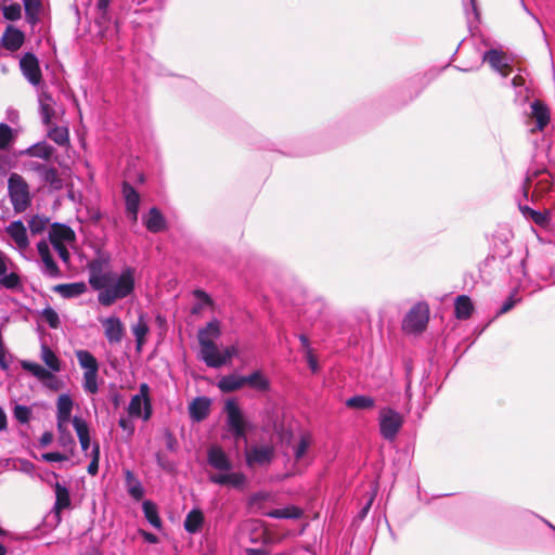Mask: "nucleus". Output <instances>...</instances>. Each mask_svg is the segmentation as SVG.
Masks as SVG:
<instances>
[{
	"mask_svg": "<svg viewBox=\"0 0 555 555\" xmlns=\"http://www.w3.org/2000/svg\"><path fill=\"white\" fill-rule=\"evenodd\" d=\"M221 335L220 322L217 319L211 320L206 324L205 327L198 330L197 339L199 344V354L198 358L205 362V360H209L212 362L211 352H215L216 339H218Z\"/></svg>",
	"mask_w": 555,
	"mask_h": 555,
	"instance_id": "423d86ee",
	"label": "nucleus"
},
{
	"mask_svg": "<svg viewBox=\"0 0 555 555\" xmlns=\"http://www.w3.org/2000/svg\"><path fill=\"white\" fill-rule=\"evenodd\" d=\"M118 425H119V427L122 430L127 431L129 436L133 435V433H134V425H133V423L130 420L121 417L118 421Z\"/></svg>",
	"mask_w": 555,
	"mask_h": 555,
	"instance_id": "0e129e2a",
	"label": "nucleus"
},
{
	"mask_svg": "<svg viewBox=\"0 0 555 555\" xmlns=\"http://www.w3.org/2000/svg\"><path fill=\"white\" fill-rule=\"evenodd\" d=\"M0 286L7 289H18L22 287L21 276L15 272L8 274L5 272L2 276H0Z\"/></svg>",
	"mask_w": 555,
	"mask_h": 555,
	"instance_id": "c03bdc74",
	"label": "nucleus"
},
{
	"mask_svg": "<svg viewBox=\"0 0 555 555\" xmlns=\"http://www.w3.org/2000/svg\"><path fill=\"white\" fill-rule=\"evenodd\" d=\"M520 300V298L516 297L515 294H512L502 305L498 314H504L512 310L514 306Z\"/></svg>",
	"mask_w": 555,
	"mask_h": 555,
	"instance_id": "13d9d810",
	"label": "nucleus"
},
{
	"mask_svg": "<svg viewBox=\"0 0 555 555\" xmlns=\"http://www.w3.org/2000/svg\"><path fill=\"white\" fill-rule=\"evenodd\" d=\"M209 466L219 470L210 474L208 479L211 483L227 486L236 490H244L247 485V477L242 472H232L233 464L228 454L220 447H211L207 452Z\"/></svg>",
	"mask_w": 555,
	"mask_h": 555,
	"instance_id": "f03ea898",
	"label": "nucleus"
},
{
	"mask_svg": "<svg viewBox=\"0 0 555 555\" xmlns=\"http://www.w3.org/2000/svg\"><path fill=\"white\" fill-rule=\"evenodd\" d=\"M59 434H60L59 441L63 447H66L67 444H70L72 447L75 446V440H74L73 436L69 434V431L67 430V427H65V431L59 433Z\"/></svg>",
	"mask_w": 555,
	"mask_h": 555,
	"instance_id": "e2e57ef3",
	"label": "nucleus"
},
{
	"mask_svg": "<svg viewBox=\"0 0 555 555\" xmlns=\"http://www.w3.org/2000/svg\"><path fill=\"white\" fill-rule=\"evenodd\" d=\"M211 400L208 397H196L189 405V415L194 422L204 421L210 412Z\"/></svg>",
	"mask_w": 555,
	"mask_h": 555,
	"instance_id": "412c9836",
	"label": "nucleus"
},
{
	"mask_svg": "<svg viewBox=\"0 0 555 555\" xmlns=\"http://www.w3.org/2000/svg\"><path fill=\"white\" fill-rule=\"evenodd\" d=\"M267 516L274 519H297L301 516V511L296 506H287L272 509L267 513Z\"/></svg>",
	"mask_w": 555,
	"mask_h": 555,
	"instance_id": "ea45409f",
	"label": "nucleus"
},
{
	"mask_svg": "<svg viewBox=\"0 0 555 555\" xmlns=\"http://www.w3.org/2000/svg\"><path fill=\"white\" fill-rule=\"evenodd\" d=\"M108 262L109 257L104 255L99 256L95 259L89 261L87 266L89 272L88 282L91 288L93 287V285H95V282L98 280L101 281V279L105 276L106 270H104V267L107 266Z\"/></svg>",
	"mask_w": 555,
	"mask_h": 555,
	"instance_id": "5701e85b",
	"label": "nucleus"
},
{
	"mask_svg": "<svg viewBox=\"0 0 555 555\" xmlns=\"http://www.w3.org/2000/svg\"><path fill=\"white\" fill-rule=\"evenodd\" d=\"M25 41V35L22 30L18 28L9 25L1 39L0 44L10 52H15L21 49V47L24 44Z\"/></svg>",
	"mask_w": 555,
	"mask_h": 555,
	"instance_id": "aec40b11",
	"label": "nucleus"
},
{
	"mask_svg": "<svg viewBox=\"0 0 555 555\" xmlns=\"http://www.w3.org/2000/svg\"><path fill=\"white\" fill-rule=\"evenodd\" d=\"M482 62L488 63L490 67L506 77L508 75V57L502 49L490 48L482 54Z\"/></svg>",
	"mask_w": 555,
	"mask_h": 555,
	"instance_id": "4468645a",
	"label": "nucleus"
},
{
	"mask_svg": "<svg viewBox=\"0 0 555 555\" xmlns=\"http://www.w3.org/2000/svg\"><path fill=\"white\" fill-rule=\"evenodd\" d=\"M26 18L35 24L38 21V14L41 7L40 0H23Z\"/></svg>",
	"mask_w": 555,
	"mask_h": 555,
	"instance_id": "37998d69",
	"label": "nucleus"
},
{
	"mask_svg": "<svg viewBox=\"0 0 555 555\" xmlns=\"http://www.w3.org/2000/svg\"><path fill=\"white\" fill-rule=\"evenodd\" d=\"M347 408L356 409V410H369L374 408L375 400L372 397L364 395H357L350 397L345 402Z\"/></svg>",
	"mask_w": 555,
	"mask_h": 555,
	"instance_id": "58836bf2",
	"label": "nucleus"
},
{
	"mask_svg": "<svg viewBox=\"0 0 555 555\" xmlns=\"http://www.w3.org/2000/svg\"><path fill=\"white\" fill-rule=\"evenodd\" d=\"M54 492H55V502L52 507V513L54 515L56 524H60L62 521L61 513L69 508L72 505L70 494L69 490L66 486L60 483L59 481L54 485Z\"/></svg>",
	"mask_w": 555,
	"mask_h": 555,
	"instance_id": "a211bd4d",
	"label": "nucleus"
},
{
	"mask_svg": "<svg viewBox=\"0 0 555 555\" xmlns=\"http://www.w3.org/2000/svg\"><path fill=\"white\" fill-rule=\"evenodd\" d=\"M529 219H531L539 227H545V225H547V223L550 221L548 212L547 211L543 212V211H539V210L531 211V217Z\"/></svg>",
	"mask_w": 555,
	"mask_h": 555,
	"instance_id": "5fc2aeb1",
	"label": "nucleus"
},
{
	"mask_svg": "<svg viewBox=\"0 0 555 555\" xmlns=\"http://www.w3.org/2000/svg\"><path fill=\"white\" fill-rule=\"evenodd\" d=\"M474 310L470 298L466 295H460L454 302V313L459 320H467Z\"/></svg>",
	"mask_w": 555,
	"mask_h": 555,
	"instance_id": "473e14b6",
	"label": "nucleus"
},
{
	"mask_svg": "<svg viewBox=\"0 0 555 555\" xmlns=\"http://www.w3.org/2000/svg\"><path fill=\"white\" fill-rule=\"evenodd\" d=\"M48 138L59 146H67L69 144V131L65 126H55L51 124L48 126Z\"/></svg>",
	"mask_w": 555,
	"mask_h": 555,
	"instance_id": "72a5a7b5",
	"label": "nucleus"
},
{
	"mask_svg": "<svg viewBox=\"0 0 555 555\" xmlns=\"http://www.w3.org/2000/svg\"><path fill=\"white\" fill-rule=\"evenodd\" d=\"M204 514L198 508L191 509L188 515L185 516L183 526L186 532L191 534H195L198 531H201L203 525H204Z\"/></svg>",
	"mask_w": 555,
	"mask_h": 555,
	"instance_id": "c756f323",
	"label": "nucleus"
},
{
	"mask_svg": "<svg viewBox=\"0 0 555 555\" xmlns=\"http://www.w3.org/2000/svg\"><path fill=\"white\" fill-rule=\"evenodd\" d=\"M531 117L535 120V130L543 131L550 122V111L540 100L531 103Z\"/></svg>",
	"mask_w": 555,
	"mask_h": 555,
	"instance_id": "a878e982",
	"label": "nucleus"
},
{
	"mask_svg": "<svg viewBox=\"0 0 555 555\" xmlns=\"http://www.w3.org/2000/svg\"><path fill=\"white\" fill-rule=\"evenodd\" d=\"M135 268L125 266L119 272L106 270L104 278L98 280L92 289L98 292L96 300L103 307H111L134 293Z\"/></svg>",
	"mask_w": 555,
	"mask_h": 555,
	"instance_id": "f257e3e1",
	"label": "nucleus"
},
{
	"mask_svg": "<svg viewBox=\"0 0 555 555\" xmlns=\"http://www.w3.org/2000/svg\"><path fill=\"white\" fill-rule=\"evenodd\" d=\"M38 101L42 124L50 126L55 117L54 100L49 93L42 92L39 94Z\"/></svg>",
	"mask_w": 555,
	"mask_h": 555,
	"instance_id": "b1692460",
	"label": "nucleus"
},
{
	"mask_svg": "<svg viewBox=\"0 0 555 555\" xmlns=\"http://www.w3.org/2000/svg\"><path fill=\"white\" fill-rule=\"evenodd\" d=\"M122 195L127 215L132 222H135L138 220L140 195L137 190L128 182L122 183Z\"/></svg>",
	"mask_w": 555,
	"mask_h": 555,
	"instance_id": "6ab92c4d",
	"label": "nucleus"
},
{
	"mask_svg": "<svg viewBox=\"0 0 555 555\" xmlns=\"http://www.w3.org/2000/svg\"><path fill=\"white\" fill-rule=\"evenodd\" d=\"M144 225L152 233H159L166 229V219L156 207H152L143 219Z\"/></svg>",
	"mask_w": 555,
	"mask_h": 555,
	"instance_id": "bb28decb",
	"label": "nucleus"
},
{
	"mask_svg": "<svg viewBox=\"0 0 555 555\" xmlns=\"http://www.w3.org/2000/svg\"><path fill=\"white\" fill-rule=\"evenodd\" d=\"M42 460L46 462H63L68 460V457L60 452H47L41 455Z\"/></svg>",
	"mask_w": 555,
	"mask_h": 555,
	"instance_id": "052dcab7",
	"label": "nucleus"
},
{
	"mask_svg": "<svg viewBox=\"0 0 555 555\" xmlns=\"http://www.w3.org/2000/svg\"><path fill=\"white\" fill-rule=\"evenodd\" d=\"M464 9L468 18H470L469 15L472 13L476 21L479 20V13L475 0H464Z\"/></svg>",
	"mask_w": 555,
	"mask_h": 555,
	"instance_id": "bf43d9fd",
	"label": "nucleus"
},
{
	"mask_svg": "<svg viewBox=\"0 0 555 555\" xmlns=\"http://www.w3.org/2000/svg\"><path fill=\"white\" fill-rule=\"evenodd\" d=\"M76 240L74 230L63 223H53L49 231V241L51 244L55 243H73Z\"/></svg>",
	"mask_w": 555,
	"mask_h": 555,
	"instance_id": "4be33fe9",
	"label": "nucleus"
},
{
	"mask_svg": "<svg viewBox=\"0 0 555 555\" xmlns=\"http://www.w3.org/2000/svg\"><path fill=\"white\" fill-rule=\"evenodd\" d=\"M72 423L79 439L81 450L87 452L91 446L89 426L87 422L79 416H74Z\"/></svg>",
	"mask_w": 555,
	"mask_h": 555,
	"instance_id": "cd10ccee",
	"label": "nucleus"
},
{
	"mask_svg": "<svg viewBox=\"0 0 555 555\" xmlns=\"http://www.w3.org/2000/svg\"><path fill=\"white\" fill-rule=\"evenodd\" d=\"M33 169L38 173L40 180L52 191L63 189V180L56 168L44 164H36Z\"/></svg>",
	"mask_w": 555,
	"mask_h": 555,
	"instance_id": "f3484780",
	"label": "nucleus"
},
{
	"mask_svg": "<svg viewBox=\"0 0 555 555\" xmlns=\"http://www.w3.org/2000/svg\"><path fill=\"white\" fill-rule=\"evenodd\" d=\"M25 153L30 157L49 160L54 153V147L48 144L46 141H42L29 146Z\"/></svg>",
	"mask_w": 555,
	"mask_h": 555,
	"instance_id": "c9c22d12",
	"label": "nucleus"
},
{
	"mask_svg": "<svg viewBox=\"0 0 555 555\" xmlns=\"http://www.w3.org/2000/svg\"><path fill=\"white\" fill-rule=\"evenodd\" d=\"M246 384L261 391L269 389V380L259 371H255L245 376V385Z\"/></svg>",
	"mask_w": 555,
	"mask_h": 555,
	"instance_id": "a19ab883",
	"label": "nucleus"
},
{
	"mask_svg": "<svg viewBox=\"0 0 555 555\" xmlns=\"http://www.w3.org/2000/svg\"><path fill=\"white\" fill-rule=\"evenodd\" d=\"M429 321V307L426 302L414 305L402 321V330L408 334L423 332Z\"/></svg>",
	"mask_w": 555,
	"mask_h": 555,
	"instance_id": "0eeeda50",
	"label": "nucleus"
},
{
	"mask_svg": "<svg viewBox=\"0 0 555 555\" xmlns=\"http://www.w3.org/2000/svg\"><path fill=\"white\" fill-rule=\"evenodd\" d=\"M49 218L36 215L30 218L28 221V227L31 232V234H40L42 233L46 228L48 227Z\"/></svg>",
	"mask_w": 555,
	"mask_h": 555,
	"instance_id": "49530a36",
	"label": "nucleus"
},
{
	"mask_svg": "<svg viewBox=\"0 0 555 555\" xmlns=\"http://www.w3.org/2000/svg\"><path fill=\"white\" fill-rule=\"evenodd\" d=\"M526 81L525 78L521 75H517L512 79V86L516 90L517 94H521L522 89L527 90L525 86Z\"/></svg>",
	"mask_w": 555,
	"mask_h": 555,
	"instance_id": "680f3d73",
	"label": "nucleus"
},
{
	"mask_svg": "<svg viewBox=\"0 0 555 555\" xmlns=\"http://www.w3.org/2000/svg\"><path fill=\"white\" fill-rule=\"evenodd\" d=\"M40 358L49 370L28 360H22L21 367L42 382L48 388L56 390L59 388V383L53 373L61 371L60 359L47 344H41Z\"/></svg>",
	"mask_w": 555,
	"mask_h": 555,
	"instance_id": "7ed1b4c3",
	"label": "nucleus"
},
{
	"mask_svg": "<svg viewBox=\"0 0 555 555\" xmlns=\"http://www.w3.org/2000/svg\"><path fill=\"white\" fill-rule=\"evenodd\" d=\"M7 234L14 243V247L23 253L29 247V240L27 234V229L24 225L22 220L12 221L5 228Z\"/></svg>",
	"mask_w": 555,
	"mask_h": 555,
	"instance_id": "2eb2a0df",
	"label": "nucleus"
},
{
	"mask_svg": "<svg viewBox=\"0 0 555 555\" xmlns=\"http://www.w3.org/2000/svg\"><path fill=\"white\" fill-rule=\"evenodd\" d=\"M20 68L25 79L33 86H39L42 80V73L39 66L38 57L26 52L20 60Z\"/></svg>",
	"mask_w": 555,
	"mask_h": 555,
	"instance_id": "f8f14e48",
	"label": "nucleus"
},
{
	"mask_svg": "<svg viewBox=\"0 0 555 555\" xmlns=\"http://www.w3.org/2000/svg\"><path fill=\"white\" fill-rule=\"evenodd\" d=\"M236 354H237L236 346H229V347L224 348L222 351H220L219 347L217 346L215 352H211V359H212V362H215V363H211V361H209L207 359L205 360L204 363L208 367L219 369V367L225 365Z\"/></svg>",
	"mask_w": 555,
	"mask_h": 555,
	"instance_id": "393cba45",
	"label": "nucleus"
},
{
	"mask_svg": "<svg viewBox=\"0 0 555 555\" xmlns=\"http://www.w3.org/2000/svg\"><path fill=\"white\" fill-rule=\"evenodd\" d=\"M155 459L157 465L163 469L170 470L172 468V465L164 457V455L160 452H157L155 454Z\"/></svg>",
	"mask_w": 555,
	"mask_h": 555,
	"instance_id": "69168bd1",
	"label": "nucleus"
},
{
	"mask_svg": "<svg viewBox=\"0 0 555 555\" xmlns=\"http://www.w3.org/2000/svg\"><path fill=\"white\" fill-rule=\"evenodd\" d=\"M306 359H307V362H308V365H309L310 370L313 373H315L318 371V369H319V365H318V361H317L315 357L312 353V350H309V352H307Z\"/></svg>",
	"mask_w": 555,
	"mask_h": 555,
	"instance_id": "338daca9",
	"label": "nucleus"
},
{
	"mask_svg": "<svg viewBox=\"0 0 555 555\" xmlns=\"http://www.w3.org/2000/svg\"><path fill=\"white\" fill-rule=\"evenodd\" d=\"M127 411L131 417H140L144 422L151 418L153 408L150 398V386L146 383H142L139 387V393L131 397Z\"/></svg>",
	"mask_w": 555,
	"mask_h": 555,
	"instance_id": "6e6552de",
	"label": "nucleus"
},
{
	"mask_svg": "<svg viewBox=\"0 0 555 555\" xmlns=\"http://www.w3.org/2000/svg\"><path fill=\"white\" fill-rule=\"evenodd\" d=\"M73 404L74 402L69 395L62 393L59 396L56 402V426L59 433L65 431V427H67L70 421Z\"/></svg>",
	"mask_w": 555,
	"mask_h": 555,
	"instance_id": "dca6fc26",
	"label": "nucleus"
},
{
	"mask_svg": "<svg viewBox=\"0 0 555 555\" xmlns=\"http://www.w3.org/2000/svg\"><path fill=\"white\" fill-rule=\"evenodd\" d=\"M3 16L9 21H17L21 18V5L12 3L3 8Z\"/></svg>",
	"mask_w": 555,
	"mask_h": 555,
	"instance_id": "603ef678",
	"label": "nucleus"
},
{
	"mask_svg": "<svg viewBox=\"0 0 555 555\" xmlns=\"http://www.w3.org/2000/svg\"><path fill=\"white\" fill-rule=\"evenodd\" d=\"M165 437H166V447H167V449L169 451H175L176 450V446H177V441H176L173 435L170 431H166Z\"/></svg>",
	"mask_w": 555,
	"mask_h": 555,
	"instance_id": "774afa93",
	"label": "nucleus"
},
{
	"mask_svg": "<svg viewBox=\"0 0 555 555\" xmlns=\"http://www.w3.org/2000/svg\"><path fill=\"white\" fill-rule=\"evenodd\" d=\"M90 456H91V462L88 465V473L91 476H95L99 472V460H100V446L98 442H94L92 444Z\"/></svg>",
	"mask_w": 555,
	"mask_h": 555,
	"instance_id": "8fccbe9b",
	"label": "nucleus"
},
{
	"mask_svg": "<svg viewBox=\"0 0 555 555\" xmlns=\"http://www.w3.org/2000/svg\"><path fill=\"white\" fill-rule=\"evenodd\" d=\"M54 292L63 298H75L87 292V285L85 282L59 284L54 287Z\"/></svg>",
	"mask_w": 555,
	"mask_h": 555,
	"instance_id": "c85d7f7f",
	"label": "nucleus"
},
{
	"mask_svg": "<svg viewBox=\"0 0 555 555\" xmlns=\"http://www.w3.org/2000/svg\"><path fill=\"white\" fill-rule=\"evenodd\" d=\"M98 372L99 371H85L82 387L87 393L95 395L99 391L98 385Z\"/></svg>",
	"mask_w": 555,
	"mask_h": 555,
	"instance_id": "79ce46f5",
	"label": "nucleus"
},
{
	"mask_svg": "<svg viewBox=\"0 0 555 555\" xmlns=\"http://www.w3.org/2000/svg\"><path fill=\"white\" fill-rule=\"evenodd\" d=\"M75 356L77 358L79 365L85 371H91V372L99 371L98 360L90 351L83 350V349L76 350Z\"/></svg>",
	"mask_w": 555,
	"mask_h": 555,
	"instance_id": "4c0bfd02",
	"label": "nucleus"
},
{
	"mask_svg": "<svg viewBox=\"0 0 555 555\" xmlns=\"http://www.w3.org/2000/svg\"><path fill=\"white\" fill-rule=\"evenodd\" d=\"M125 482L128 494L135 501L144 496V488L141 481L129 469L125 470Z\"/></svg>",
	"mask_w": 555,
	"mask_h": 555,
	"instance_id": "7c9ffc66",
	"label": "nucleus"
},
{
	"mask_svg": "<svg viewBox=\"0 0 555 555\" xmlns=\"http://www.w3.org/2000/svg\"><path fill=\"white\" fill-rule=\"evenodd\" d=\"M37 250L40 257V272L48 278L59 279L62 272L53 259L49 244L47 241L41 240L37 244Z\"/></svg>",
	"mask_w": 555,
	"mask_h": 555,
	"instance_id": "9b49d317",
	"label": "nucleus"
},
{
	"mask_svg": "<svg viewBox=\"0 0 555 555\" xmlns=\"http://www.w3.org/2000/svg\"><path fill=\"white\" fill-rule=\"evenodd\" d=\"M403 424L400 413L390 408L379 412V431L384 439L392 441Z\"/></svg>",
	"mask_w": 555,
	"mask_h": 555,
	"instance_id": "1a4fd4ad",
	"label": "nucleus"
},
{
	"mask_svg": "<svg viewBox=\"0 0 555 555\" xmlns=\"http://www.w3.org/2000/svg\"><path fill=\"white\" fill-rule=\"evenodd\" d=\"M194 297L197 299V302L193 305L192 307V313L197 314L199 313L205 307L211 305V299L208 294H206L202 289H195L193 292Z\"/></svg>",
	"mask_w": 555,
	"mask_h": 555,
	"instance_id": "a18cd8bd",
	"label": "nucleus"
},
{
	"mask_svg": "<svg viewBox=\"0 0 555 555\" xmlns=\"http://www.w3.org/2000/svg\"><path fill=\"white\" fill-rule=\"evenodd\" d=\"M309 440L307 437H301L299 442L294 448V454L296 460H300L309 448Z\"/></svg>",
	"mask_w": 555,
	"mask_h": 555,
	"instance_id": "6e6d98bb",
	"label": "nucleus"
},
{
	"mask_svg": "<svg viewBox=\"0 0 555 555\" xmlns=\"http://www.w3.org/2000/svg\"><path fill=\"white\" fill-rule=\"evenodd\" d=\"M15 420L21 424H26L31 417V410L27 405L17 404L13 410Z\"/></svg>",
	"mask_w": 555,
	"mask_h": 555,
	"instance_id": "3c124183",
	"label": "nucleus"
},
{
	"mask_svg": "<svg viewBox=\"0 0 555 555\" xmlns=\"http://www.w3.org/2000/svg\"><path fill=\"white\" fill-rule=\"evenodd\" d=\"M274 457V449L269 444L251 446L245 450V462L247 467L268 466Z\"/></svg>",
	"mask_w": 555,
	"mask_h": 555,
	"instance_id": "9d476101",
	"label": "nucleus"
},
{
	"mask_svg": "<svg viewBox=\"0 0 555 555\" xmlns=\"http://www.w3.org/2000/svg\"><path fill=\"white\" fill-rule=\"evenodd\" d=\"M245 385V376L229 374L222 376L218 382V388L222 392H232L241 389Z\"/></svg>",
	"mask_w": 555,
	"mask_h": 555,
	"instance_id": "2f4dec72",
	"label": "nucleus"
},
{
	"mask_svg": "<svg viewBox=\"0 0 555 555\" xmlns=\"http://www.w3.org/2000/svg\"><path fill=\"white\" fill-rule=\"evenodd\" d=\"M225 426L228 433L235 441L246 439L248 422L235 399H228L224 403Z\"/></svg>",
	"mask_w": 555,
	"mask_h": 555,
	"instance_id": "20e7f679",
	"label": "nucleus"
},
{
	"mask_svg": "<svg viewBox=\"0 0 555 555\" xmlns=\"http://www.w3.org/2000/svg\"><path fill=\"white\" fill-rule=\"evenodd\" d=\"M42 317L44 321L49 324L52 328H57L60 325V318L59 314L52 309V308H46L42 311Z\"/></svg>",
	"mask_w": 555,
	"mask_h": 555,
	"instance_id": "864d4df0",
	"label": "nucleus"
},
{
	"mask_svg": "<svg viewBox=\"0 0 555 555\" xmlns=\"http://www.w3.org/2000/svg\"><path fill=\"white\" fill-rule=\"evenodd\" d=\"M552 186H553V183H552L551 175L544 172L541 175V178L537 182V184L534 186V192L538 195H543V194L547 193L552 189Z\"/></svg>",
	"mask_w": 555,
	"mask_h": 555,
	"instance_id": "de8ad7c7",
	"label": "nucleus"
},
{
	"mask_svg": "<svg viewBox=\"0 0 555 555\" xmlns=\"http://www.w3.org/2000/svg\"><path fill=\"white\" fill-rule=\"evenodd\" d=\"M66 244L67 243L51 244L64 263H68L70 259V254L66 247Z\"/></svg>",
	"mask_w": 555,
	"mask_h": 555,
	"instance_id": "4d7b16f0",
	"label": "nucleus"
},
{
	"mask_svg": "<svg viewBox=\"0 0 555 555\" xmlns=\"http://www.w3.org/2000/svg\"><path fill=\"white\" fill-rule=\"evenodd\" d=\"M12 140V128L7 124L0 122V150L8 149Z\"/></svg>",
	"mask_w": 555,
	"mask_h": 555,
	"instance_id": "09e8293b",
	"label": "nucleus"
},
{
	"mask_svg": "<svg viewBox=\"0 0 555 555\" xmlns=\"http://www.w3.org/2000/svg\"><path fill=\"white\" fill-rule=\"evenodd\" d=\"M109 345H118L125 336V325L116 314L99 319Z\"/></svg>",
	"mask_w": 555,
	"mask_h": 555,
	"instance_id": "ddd939ff",
	"label": "nucleus"
},
{
	"mask_svg": "<svg viewBox=\"0 0 555 555\" xmlns=\"http://www.w3.org/2000/svg\"><path fill=\"white\" fill-rule=\"evenodd\" d=\"M8 192L15 212H24L31 204L29 186L18 173H11L8 180Z\"/></svg>",
	"mask_w": 555,
	"mask_h": 555,
	"instance_id": "39448f33",
	"label": "nucleus"
},
{
	"mask_svg": "<svg viewBox=\"0 0 555 555\" xmlns=\"http://www.w3.org/2000/svg\"><path fill=\"white\" fill-rule=\"evenodd\" d=\"M142 509L145 519L149 521L151 526H153L155 529L162 528V519L158 514V508L155 503L152 501H144L142 504Z\"/></svg>",
	"mask_w": 555,
	"mask_h": 555,
	"instance_id": "e433bc0d",
	"label": "nucleus"
},
{
	"mask_svg": "<svg viewBox=\"0 0 555 555\" xmlns=\"http://www.w3.org/2000/svg\"><path fill=\"white\" fill-rule=\"evenodd\" d=\"M132 334L135 338L137 350L140 351L145 343V337L150 331L145 321V317L140 314L135 324L131 327Z\"/></svg>",
	"mask_w": 555,
	"mask_h": 555,
	"instance_id": "f704fd0d",
	"label": "nucleus"
}]
</instances>
